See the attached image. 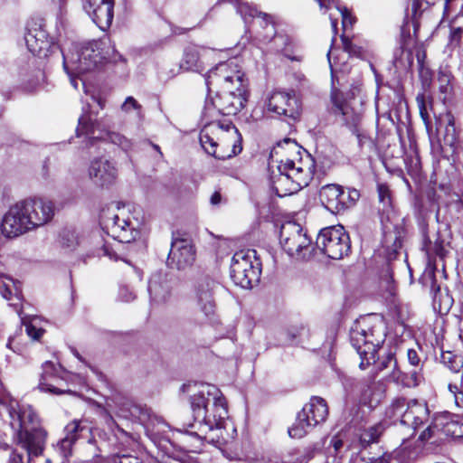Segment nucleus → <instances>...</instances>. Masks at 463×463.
Here are the masks:
<instances>
[{
    "instance_id": "f257e3e1",
    "label": "nucleus",
    "mask_w": 463,
    "mask_h": 463,
    "mask_svg": "<svg viewBox=\"0 0 463 463\" xmlns=\"http://www.w3.org/2000/svg\"><path fill=\"white\" fill-rule=\"evenodd\" d=\"M350 342L361 358L359 367L366 369L371 364L378 372L388 371V379L402 387L418 386L423 377L417 370L402 372L397 363L395 351L390 349L378 356L386 337V326L382 317L375 314L363 316L356 319L350 329Z\"/></svg>"
},
{
    "instance_id": "f03ea898",
    "label": "nucleus",
    "mask_w": 463,
    "mask_h": 463,
    "mask_svg": "<svg viewBox=\"0 0 463 463\" xmlns=\"http://www.w3.org/2000/svg\"><path fill=\"white\" fill-rule=\"evenodd\" d=\"M54 203L42 197H31L15 203L4 215L3 235L15 238L49 223L54 217Z\"/></svg>"
},
{
    "instance_id": "7ed1b4c3",
    "label": "nucleus",
    "mask_w": 463,
    "mask_h": 463,
    "mask_svg": "<svg viewBox=\"0 0 463 463\" xmlns=\"http://www.w3.org/2000/svg\"><path fill=\"white\" fill-rule=\"evenodd\" d=\"M14 443L31 457L43 454L47 431L40 426V419L29 404L11 403L7 409Z\"/></svg>"
},
{
    "instance_id": "20e7f679",
    "label": "nucleus",
    "mask_w": 463,
    "mask_h": 463,
    "mask_svg": "<svg viewBox=\"0 0 463 463\" xmlns=\"http://www.w3.org/2000/svg\"><path fill=\"white\" fill-rule=\"evenodd\" d=\"M99 223L109 236L118 241L114 246L105 243L100 249L101 254L113 260H123L118 254L119 248L121 243H130L139 237L138 219L131 216L125 207H108L101 211Z\"/></svg>"
},
{
    "instance_id": "39448f33",
    "label": "nucleus",
    "mask_w": 463,
    "mask_h": 463,
    "mask_svg": "<svg viewBox=\"0 0 463 463\" xmlns=\"http://www.w3.org/2000/svg\"><path fill=\"white\" fill-rule=\"evenodd\" d=\"M279 175L271 177L272 187L279 197L293 194L307 186L315 171L314 159L305 157L280 160L278 165Z\"/></svg>"
},
{
    "instance_id": "423d86ee",
    "label": "nucleus",
    "mask_w": 463,
    "mask_h": 463,
    "mask_svg": "<svg viewBox=\"0 0 463 463\" xmlns=\"http://www.w3.org/2000/svg\"><path fill=\"white\" fill-rule=\"evenodd\" d=\"M211 414L204 416V441L219 449L223 453L227 442L224 435L228 409L225 398L219 388L204 383V410Z\"/></svg>"
},
{
    "instance_id": "0eeeda50",
    "label": "nucleus",
    "mask_w": 463,
    "mask_h": 463,
    "mask_svg": "<svg viewBox=\"0 0 463 463\" xmlns=\"http://www.w3.org/2000/svg\"><path fill=\"white\" fill-rule=\"evenodd\" d=\"M114 47L109 39L91 41L76 48L74 52L63 53V68L65 71L87 73L99 70L112 58Z\"/></svg>"
},
{
    "instance_id": "6e6552de",
    "label": "nucleus",
    "mask_w": 463,
    "mask_h": 463,
    "mask_svg": "<svg viewBox=\"0 0 463 463\" xmlns=\"http://www.w3.org/2000/svg\"><path fill=\"white\" fill-rule=\"evenodd\" d=\"M204 144L208 143L209 147L204 146V152L217 160L224 161L242 150L241 136L234 126H227L223 128L219 122H211L204 125Z\"/></svg>"
},
{
    "instance_id": "1a4fd4ad",
    "label": "nucleus",
    "mask_w": 463,
    "mask_h": 463,
    "mask_svg": "<svg viewBox=\"0 0 463 463\" xmlns=\"http://www.w3.org/2000/svg\"><path fill=\"white\" fill-rule=\"evenodd\" d=\"M431 137H429L434 154L449 158L456 154L460 146L459 129L455 118L449 111L434 115Z\"/></svg>"
},
{
    "instance_id": "9d476101",
    "label": "nucleus",
    "mask_w": 463,
    "mask_h": 463,
    "mask_svg": "<svg viewBox=\"0 0 463 463\" xmlns=\"http://www.w3.org/2000/svg\"><path fill=\"white\" fill-rule=\"evenodd\" d=\"M386 417L392 424L399 423L411 430V436H413L419 428L428 422L430 411L425 402L396 397L386 409Z\"/></svg>"
},
{
    "instance_id": "9b49d317",
    "label": "nucleus",
    "mask_w": 463,
    "mask_h": 463,
    "mask_svg": "<svg viewBox=\"0 0 463 463\" xmlns=\"http://www.w3.org/2000/svg\"><path fill=\"white\" fill-rule=\"evenodd\" d=\"M217 88L213 87V91L207 90V98L204 100V111L211 117L236 115L245 107L249 91L242 93V90L237 91L235 88L230 87H221L220 91L215 90Z\"/></svg>"
},
{
    "instance_id": "f8f14e48",
    "label": "nucleus",
    "mask_w": 463,
    "mask_h": 463,
    "mask_svg": "<svg viewBox=\"0 0 463 463\" xmlns=\"http://www.w3.org/2000/svg\"><path fill=\"white\" fill-rule=\"evenodd\" d=\"M261 263L255 250L236 251L231 261L230 276L235 285L250 288L260 281Z\"/></svg>"
},
{
    "instance_id": "ddd939ff",
    "label": "nucleus",
    "mask_w": 463,
    "mask_h": 463,
    "mask_svg": "<svg viewBox=\"0 0 463 463\" xmlns=\"http://www.w3.org/2000/svg\"><path fill=\"white\" fill-rule=\"evenodd\" d=\"M204 81L209 91H213V87L229 88L230 86V88H235L237 91L242 90V93H245L249 86V80L236 60L219 62L208 71L206 77L204 76Z\"/></svg>"
},
{
    "instance_id": "4468645a",
    "label": "nucleus",
    "mask_w": 463,
    "mask_h": 463,
    "mask_svg": "<svg viewBox=\"0 0 463 463\" xmlns=\"http://www.w3.org/2000/svg\"><path fill=\"white\" fill-rule=\"evenodd\" d=\"M279 240L284 250L297 260H307L315 254L311 239L302 226L295 222H288L281 226Z\"/></svg>"
},
{
    "instance_id": "2eb2a0df",
    "label": "nucleus",
    "mask_w": 463,
    "mask_h": 463,
    "mask_svg": "<svg viewBox=\"0 0 463 463\" xmlns=\"http://www.w3.org/2000/svg\"><path fill=\"white\" fill-rule=\"evenodd\" d=\"M328 415V406L321 397L313 396L298 413L296 421L288 429V432L291 438L300 439L311 429L324 422Z\"/></svg>"
},
{
    "instance_id": "dca6fc26",
    "label": "nucleus",
    "mask_w": 463,
    "mask_h": 463,
    "mask_svg": "<svg viewBox=\"0 0 463 463\" xmlns=\"http://www.w3.org/2000/svg\"><path fill=\"white\" fill-rule=\"evenodd\" d=\"M63 433L64 437L56 445V449L62 458H67L71 456L73 447L78 442L89 447L92 451L93 457L97 456V447L92 434V428L86 420H71L64 427Z\"/></svg>"
},
{
    "instance_id": "f3484780",
    "label": "nucleus",
    "mask_w": 463,
    "mask_h": 463,
    "mask_svg": "<svg viewBox=\"0 0 463 463\" xmlns=\"http://www.w3.org/2000/svg\"><path fill=\"white\" fill-rule=\"evenodd\" d=\"M316 247L332 260H341L351 251L349 234L342 225L322 229L316 241Z\"/></svg>"
},
{
    "instance_id": "a211bd4d",
    "label": "nucleus",
    "mask_w": 463,
    "mask_h": 463,
    "mask_svg": "<svg viewBox=\"0 0 463 463\" xmlns=\"http://www.w3.org/2000/svg\"><path fill=\"white\" fill-rule=\"evenodd\" d=\"M76 133L78 137L85 136L88 139L87 144L91 146L97 140H106L120 146L125 151L132 146L130 140L119 133L101 129L100 123L97 118H93L92 115L87 112L80 117Z\"/></svg>"
},
{
    "instance_id": "6ab92c4d",
    "label": "nucleus",
    "mask_w": 463,
    "mask_h": 463,
    "mask_svg": "<svg viewBox=\"0 0 463 463\" xmlns=\"http://www.w3.org/2000/svg\"><path fill=\"white\" fill-rule=\"evenodd\" d=\"M224 291V288L218 279L210 278L204 279V317L207 318V324L220 333L223 332V326L216 312V303Z\"/></svg>"
},
{
    "instance_id": "aec40b11",
    "label": "nucleus",
    "mask_w": 463,
    "mask_h": 463,
    "mask_svg": "<svg viewBox=\"0 0 463 463\" xmlns=\"http://www.w3.org/2000/svg\"><path fill=\"white\" fill-rule=\"evenodd\" d=\"M267 109L279 117L296 120L300 115V103L295 93L276 90L268 99Z\"/></svg>"
},
{
    "instance_id": "412c9836",
    "label": "nucleus",
    "mask_w": 463,
    "mask_h": 463,
    "mask_svg": "<svg viewBox=\"0 0 463 463\" xmlns=\"http://www.w3.org/2000/svg\"><path fill=\"white\" fill-rule=\"evenodd\" d=\"M195 260V250L192 241L186 237H173L167 258L170 268L184 269Z\"/></svg>"
},
{
    "instance_id": "4be33fe9",
    "label": "nucleus",
    "mask_w": 463,
    "mask_h": 463,
    "mask_svg": "<svg viewBox=\"0 0 463 463\" xmlns=\"http://www.w3.org/2000/svg\"><path fill=\"white\" fill-rule=\"evenodd\" d=\"M88 174L95 184L107 186L112 184L117 179L118 168L112 160L99 156L90 161Z\"/></svg>"
},
{
    "instance_id": "5701e85b",
    "label": "nucleus",
    "mask_w": 463,
    "mask_h": 463,
    "mask_svg": "<svg viewBox=\"0 0 463 463\" xmlns=\"http://www.w3.org/2000/svg\"><path fill=\"white\" fill-rule=\"evenodd\" d=\"M147 290L152 307H160L171 300L172 287L167 276L163 272H156L150 277Z\"/></svg>"
},
{
    "instance_id": "b1692460",
    "label": "nucleus",
    "mask_w": 463,
    "mask_h": 463,
    "mask_svg": "<svg viewBox=\"0 0 463 463\" xmlns=\"http://www.w3.org/2000/svg\"><path fill=\"white\" fill-rule=\"evenodd\" d=\"M331 100L333 103V112L335 115H340L345 124L351 129L357 131L363 119V110L361 108H355V101H344L336 92H332Z\"/></svg>"
},
{
    "instance_id": "393cba45",
    "label": "nucleus",
    "mask_w": 463,
    "mask_h": 463,
    "mask_svg": "<svg viewBox=\"0 0 463 463\" xmlns=\"http://www.w3.org/2000/svg\"><path fill=\"white\" fill-rule=\"evenodd\" d=\"M43 373L41 374L38 388L43 392H49L53 394H62L68 390L62 389L58 384L62 382L63 370L60 364H55L52 361H46L42 365Z\"/></svg>"
},
{
    "instance_id": "a878e982",
    "label": "nucleus",
    "mask_w": 463,
    "mask_h": 463,
    "mask_svg": "<svg viewBox=\"0 0 463 463\" xmlns=\"http://www.w3.org/2000/svg\"><path fill=\"white\" fill-rule=\"evenodd\" d=\"M24 41L28 50L34 55L47 56L53 44L45 29L42 26L28 28Z\"/></svg>"
},
{
    "instance_id": "bb28decb",
    "label": "nucleus",
    "mask_w": 463,
    "mask_h": 463,
    "mask_svg": "<svg viewBox=\"0 0 463 463\" xmlns=\"http://www.w3.org/2000/svg\"><path fill=\"white\" fill-rule=\"evenodd\" d=\"M93 23L102 31L109 29L114 17V0L96 4L92 8H83Z\"/></svg>"
},
{
    "instance_id": "cd10ccee",
    "label": "nucleus",
    "mask_w": 463,
    "mask_h": 463,
    "mask_svg": "<svg viewBox=\"0 0 463 463\" xmlns=\"http://www.w3.org/2000/svg\"><path fill=\"white\" fill-rule=\"evenodd\" d=\"M439 425L442 426V431L447 435L455 439L463 438V423L458 420L449 419L447 416H442L437 420L433 425L428 426L420 435V439L422 441L430 439L433 436L434 429Z\"/></svg>"
},
{
    "instance_id": "c85d7f7f",
    "label": "nucleus",
    "mask_w": 463,
    "mask_h": 463,
    "mask_svg": "<svg viewBox=\"0 0 463 463\" xmlns=\"http://www.w3.org/2000/svg\"><path fill=\"white\" fill-rule=\"evenodd\" d=\"M360 392L361 402L372 409L377 407L385 396L383 385L373 381L363 383Z\"/></svg>"
},
{
    "instance_id": "c756f323",
    "label": "nucleus",
    "mask_w": 463,
    "mask_h": 463,
    "mask_svg": "<svg viewBox=\"0 0 463 463\" xmlns=\"http://www.w3.org/2000/svg\"><path fill=\"white\" fill-rule=\"evenodd\" d=\"M342 188L341 185L330 184L319 191L320 202L332 213H339Z\"/></svg>"
},
{
    "instance_id": "7c9ffc66",
    "label": "nucleus",
    "mask_w": 463,
    "mask_h": 463,
    "mask_svg": "<svg viewBox=\"0 0 463 463\" xmlns=\"http://www.w3.org/2000/svg\"><path fill=\"white\" fill-rule=\"evenodd\" d=\"M180 392L187 396L193 411H200L203 403V383L189 381L181 386Z\"/></svg>"
},
{
    "instance_id": "2f4dec72",
    "label": "nucleus",
    "mask_w": 463,
    "mask_h": 463,
    "mask_svg": "<svg viewBox=\"0 0 463 463\" xmlns=\"http://www.w3.org/2000/svg\"><path fill=\"white\" fill-rule=\"evenodd\" d=\"M260 25L263 32H260L259 35L264 43H270L279 34L272 17L266 13H260Z\"/></svg>"
},
{
    "instance_id": "473e14b6",
    "label": "nucleus",
    "mask_w": 463,
    "mask_h": 463,
    "mask_svg": "<svg viewBox=\"0 0 463 463\" xmlns=\"http://www.w3.org/2000/svg\"><path fill=\"white\" fill-rule=\"evenodd\" d=\"M187 305L192 311L198 313L203 311V289L199 282L194 284L188 292Z\"/></svg>"
},
{
    "instance_id": "72a5a7b5",
    "label": "nucleus",
    "mask_w": 463,
    "mask_h": 463,
    "mask_svg": "<svg viewBox=\"0 0 463 463\" xmlns=\"http://www.w3.org/2000/svg\"><path fill=\"white\" fill-rule=\"evenodd\" d=\"M384 430V426L383 423L379 422L373 426L369 427L362 431L360 434V443L364 448L369 446L370 444L376 442L379 437Z\"/></svg>"
},
{
    "instance_id": "f704fd0d",
    "label": "nucleus",
    "mask_w": 463,
    "mask_h": 463,
    "mask_svg": "<svg viewBox=\"0 0 463 463\" xmlns=\"http://www.w3.org/2000/svg\"><path fill=\"white\" fill-rule=\"evenodd\" d=\"M420 283L430 290V293L432 294L434 300H436L437 295L440 288L435 278L434 269H427L420 278Z\"/></svg>"
},
{
    "instance_id": "c9c22d12",
    "label": "nucleus",
    "mask_w": 463,
    "mask_h": 463,
    "mask_svg": "<svg viewBox=\"0 0 463 463\" xmlns=\"http://www.w3.org/2000/svg\"><path fill=\"white\" fill-rule=\"evenodd\" d=\"M60 245L69 250H74L79 244V237L75 230L64 228L59 234Z\"/></svg>"
},
{
    "instance_id": "e433bc0d",
    "label": "nucleus",
    "mask_w": 463,
    "mask_h": 463,
    "mask_svg": "<svg viewBox=\"0 0 463 463\" xmlns=\"http://www.w3.org/2000/svg\"><path fill=\"white\" fill-rule=\"evenodd\" d=\"M378 200L383 213H388L392 209V192L387 184L379 183L377 184Z\"/></svg>"
},
{
    "instance_id": "4c0bfd02",
    "label": "nucleus",
    "mask_w": 463,
    "mask_h": 463,
    "mask_svg": "<svg viewBox=\"0 0 463 463\" xmlns=\"http://www.w3.org/2000/svg\"><path fill=\"white\" fill-rule=\"evenodd\" d=\"M360 198V193L354 188L345 190L342 188L339 213L352 207Z\"/></svg>"
},
{
    "instance_id": "58836bf2",
    "label": "nucleus",
    "mask_w": 463,
    "mask_h": 463,
    "mask_svg": "<svg viewBox=\"0 0 463 463\" xmlns=\"http://www.w3.org/2000/svg\"><path fill=\"white\" fill-rule=\"evenodd\" d=\"M230 3L235 6L237 13L242 17L245 23H248L250 18L258 17L260 19V12H258L248 3L242 2L241 0H232Z\"/></svg>"
},
{
    "instance_id": "ea45409f",
    "label": "nucleus",
    "mask_w": 463,
    "mask_h": 463,
    "mask_svg": "<svg viewBox=\"0 0 463 463\" xmlns=\"http://www.w3.org/2000/svg\"><path fill=\"white\" fill-rule=\"evenodd\" d=\"M445 206L451 218H458V214L463 211V199L457 193L449 194Z\"/></svg>"
},
{
    "instance_id": "a19ab883",
    "label": "nucleus",
    "mask_w": 463,
    "mask_h": 463,
    "mask_svg": "<svg viewBox=\"0 0 463 463\" xmlns=\"http://www.w3.org/2000/svg\"><path fill=\"white\" fill-rule=\"evenodd\" d=\"M451 79L452 75L449 71L440 70L438 73L439 90L444 95L443 99H446L452 91Z\"/></svg>"
},
{
    "instance_id": "79ce46f5",
    "label": "nucleus",
    "mask_w": 463,
    "mask_h": 463,
    "mask_svg": "<svg viewBox=\"0 0 463 463\" xmlns=\"http://www.w3.org/2000/svg\"><path fill=\"white\" fill-rule=\"evenodd\" d=\"M44 72L42 70L33 71L32 76L27 80H23V85L25 90L33 91L40 87L44 81Z\"/></svg>"
},
{
    "instance_id": "37998d69",
    "label": "nucleus",
    "mask_w": 463,
    "mask_h": 463,
    "mask_svg": "<svg viewBox=\"0 0 463 463\" xmlns=\"http://www.w3.org/2000/svg\"><path fill=\"white\" fill-rule=\"evenodd\" d=\"M120 109L126 114H128L131 111H136L137 117L138 118L141 119L143 118L142 105L138 103V101L132 96L126 98L120 107Z\"/></svg>"
},
{
    "instance_id": "c03bdc74",
    "label": "nucleus",
    "mask_w": 463,
    "mask_h": 463,
    "mask_svg": "<svg viewBox=\"0 0 463 463\" xmlns=\"http://www.w3.org/2000/svg\"><path fill=\"white\" fill-rule=\"evenodd\" d=\"M441 362L453 372H458L462 366V360L460 357L455 355L449 351L442 352Z\"/></svg>"
},
{
    "instance_id": "a18cd8bd",
    "label": "nucleus",
    "mask_w": 463,
    "mask_h": 463,
    "mask_svg": "<svg viewBox=\"0 0 463 463\" xmlns=\"http://www.w3.org/2000/svg\"><path fill=\"white\" fill-rule=\"evenodd\" d=\"M33 457L29 456L27 452L24 454L17 448H11L7 463H30Z\"/></svg>"
},
{
    "instance_id": "49530a36",
    "label": "nucleus",
    "mask_w": 463,
    "mask_h": 463,
    "mask_svg": "<svg viewBox=\"0 0 463 463\" xmlns=\"http://www.w3.org/2000/svg\"><path fill=\"white\" fill-rule=\"evenodd\" d=\"M418 106L420 109V117L425 124L429 137H431L432 133V122L430 120L429 113L424 103L423 96L417 97Z\"/></svg>"
},
{
    "instance_id": "de8ad7c7",
    "label": "nucleus",
    "mask_w": 463,
    "mask_h": 463,
    "mask_svg": "<svg viewBox=\"0 0 463 463\" xmlns=\"http://www.w3.org/2000/svg\"><path fill=\"white\" fill-rule=\"evenodd\" d=\"M341 41L345 52H348L350 55H354L356 57H361L363 55L362 47L354 44L352 42V40L345 36L344 33L341 35Z\"/></svg>"
},
{
    "instance_id": "09e8293b",
    "label": "nucleus",
    "mask_w": 463,
    "mask_h": 463,
    "mask_svg": "<svg viewBox=\"0 0 463 463\" xmlns=\"http://www.w3.org/2000/svg\"><path fill=\"white\" fill-rule=\"evenodd\" d=\"M337 10L340 12L342 16V27L344 31H346L348 28H352L354 24L355 23V17L352 15L350 11L345 6H338L336 5Z\"/></svg>"
},
{
    "instance_id": "8fccbe9b",
    "label": "nucleus",
    "mask_w": 463,
    "mask_h": 463,
    "mask_svg": "<svg viewBox=\"0 0 463 463\" xmlns=\"http://www.w3.org/2000/svg\"><path fill=\"white\" fill-rule=\"evenodd\" d=\"M199 55L197 53H194L191 50H186L184 53V63L186 64V69L191 71H198L199 66Z\"/></svg>"
},
{
    "instance_id": "3c124183",
    "label": "nucleus",
    "mask_w": 463,
    "mask_h": 463,
    "mask_svg": "<svg viewBox=\"0 0 463 463\" xmlns=\"http://www.w3.org/2000/svg\"><path fill=\"white\" fill-rule=\"evenodd\" d=\"M22 323L25 326L27 335L33 340H38L43 334V330L37 328L31 322H27L25 317H21Z\"/></svg>"
},
{
    "instance_id": "603ef678",
    "label": "nucleus",
    "mask_w": 463,
    "mask_h": 463,
    "mask_svg": "<svg viewBox=\"0 0 463 463\" xmlns=\"http://www.w3.org/2000/svg\"><path fill=\"white\" fill-rule=\"evenodd\" d=\"M407 358L408 362L411 365L414 367L413 370H417L420 372V374H421V364H420V357L418 354V352L414 349H408L407 351Z\"/></svg>"
},
{
    "instance_id": "864d4df0",
    "label": "nucleus",
    "mask_w": 463,
    "mask_h": 463,
    "mask_svg": "<svg viewBox=\"0 0 463 463\" xmlns=\"http://www.w3.org/2000/svg\"><path fill=\"white\" fill-rule=\"evenodd\" d=\"M270 43L273 44L272 49L275 52H280L282 51L288 43V39L287 36L283 34H278L271 42Z\"/></svg>"
},
{
    "instance_id": "5fc2aeb1",
    "label": "nucleus",
    "mask_w": 463,
    "mask_h": 463,
    "mask_svg": "<svg viewBox=\"0 0 463 463\" xmlns=\"http://www.w3.org/2000/svg\"><path fill=\"white\" fill-rule=\"evenodd\" d=\"M351 463H388V461L385 458H377L372 459L365 458L364 456L357 454L354 457H352Z\"/></svg>"
},
{
    "instance_id": "6e6d98bb",
    "label": "nucleus",
    "mask_w": 463,
    "mask_h": 463,
    "mask_svg": "<svg viewBox=\"0 0 463 463\" xmlns=\"http://www.w3.org/2000/svg\"><path fill=\"white\" fill-rule=\"evenodd\" d=\"M427 198L430 202V203L436 207V212H437V216H438L439 213V210H440V206H439L440 195L438 194V193L434 189H430L427 192Z\"/></svg>"
},
{
    "instance_id": "4d7b16f0",
    "label": "nucleus",
    "mask_w": 463,
    "mask_h": 463,
    "mask_svg": "<svg viewBox=\"0 0 463 463\" xmlns=\"http://www.w3.org/2000/svg\"><path fill=\"white\" fill-rule=\"evenodd\" d=\"M449 389L454 395L455 403L458 407H463V392H461L457 385L449 384Z\"/></svg>"
},
{
    "instance_id": "13d9d810",
    "label": "nucleus",
    "mask_w": 463,
    "mask_h": 463,
    "mask_svg": "<svg viewBox=\"0 0 463 463\" xmlns=\"http://www.w3.org/2000/svg\"><path fill=\"white\" fill-rule=\"evenodd\" d=\"M113 463H143V461L139 458L132 455H122L115 457Z\"/></svg>"
},
{
    "instance_id": "bf43d9fd",
    "label": "nucleus",
    "mask_w": 463,
    "mask_h": 463,
    "mask_svg": "<svg viewBox=\"0 0 463 463\" xmlns=\"http://www.w3.org/2000/svg\"><path fill=\"white\" fill-rule=\"evenodd\" d=\"M57 15H61L65 10L67 0H50Z\"/></svg>"
},
{
    "instance_id": "052dcab7",
    "label": "nucleus",
    "mask_w": 463,
    "mask_h": 463,
    "mask_svg": "<svg viewBox=\"0 0 463 463\" xmlns=\"http://www.w3.org/2000/svg\"><path fill=\"white\" fill-rule=\"evenodd\" d=\"M430 250H433V252L440 258H442L445 255L443 241H436Z\"/></svg>"
},
{
    "instance_id": "680f3d73",
    "label": "nucleus",
    "mask_w": 463,
    "mask_h": 463,
    "mask_svg": "<svg viewBox=\"0 0 463 463\" xmlns=\"http://www.w3.org/2000/svg\"><path fill=\"white\" fill-rule=\"evenodd\" d=\"M222 196L220 191H215L210 197V204L213 207L220 205Z\"/></svg>"
},
{
    "instance_id": "e2e57ef3",
    "label": "nucleus",
    "mask_w": 463,
    "mask_h": 463,
    "mask_svg": "<svg viewBox=\"0 0 463 463\" xmlns=\"http://www.w3.org/2000/svg\"><path fill=\"white\" fill-rule=\"evenodd\" d=\"M315 450L310 448L305 449L303 451V458L299 459L298 463H307L309 459H311L314 457Z\"/></svg>"
},
{
    "instance_id": "0e129e2a",
    "label": "nucleus",
    "mask_w": 463,
    "mask_h": 463,
    "mask_svg": "<svg viewBox=\"0 0 463 463\" xmlns=\"http://www.w3.org/2000/svg\"><path fill=\"white\" fill-rule=\"evenodd\" d=\"M284 145L288 146L289 148L293 151H297L298 149L297 143L290 138H285L282 142L278 144V146L282 147Z\"/></svg>"
},
{
    "instance_id": "69168bd1",
    "label": "nucleus",
    "mask_w": 463,
    "mask_h": 463,
    "mask_svg": "<svg viewBox=\"0 0 463 463\" xmlns=\"http://www.w3.org/2000/svg\"><path fill=\"white\" fill-rule=\"evenodd\" d=\"M463 33V30L460 27L454 28L451 31L450 37L452 42H459Z\"/></svg>"
},
{
    "instance_id": "338daca9",
    "label": "nucleus",
    "mask_w": 463,
    "mask_h": 463,
    "mask_svg": "<svg viewBox=\"0 0 463 463\" xmlns=\"http://www.w3.org/2000/svg\"><path fill=\"white\" fill-rule=\"evenodd\" d=\"M120 298L126 302H129L135 298V295L132 292H128L127 288L120 290Z\"/></svg>"
},
{
    "instance_id": "774afa93",
    "label": "nucleus",
    "mask_w": 463,
    "mask_h": 463,
    "mask_svg": "<svg viewBox=\"0 0 463 463\" xmlns=\"http://www.w3.org/2000/svg\"><path fill=\"white\" fill-rule=\"evenodd\" d=\"M0 293L5 299L11 298V289L5 284H0Z\"/></svg>"
}]
</instances>
